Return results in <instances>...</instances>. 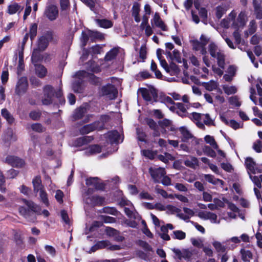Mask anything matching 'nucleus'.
<instances>
[{
	"instance_id": "f257e3e1",
	"label": "nucleus",
	"mask_w": 262,
	"mask_h": 262,
	"mask_svg": "<svg viewBox=\"0 0 262 262\" xmlns=\"http://www.w3.org/2000/svg\"><path fill=\"white\" fill-rule=\"evenodd\" d=\"M236 13L232 11L228 16V17L224 18L221 23V26L225 28H228L230 27L237 29L240 28H243L246 24L247 16L244 12H241L235 19Z\"/></svg>"
},
{
	"instance_id": "f03ea898",
	"label": "nucleus",
	"mask_w": 262,
	"mask_h": 262,
	"mask_svg": "<svg viewBox=\"0 0 262 262\" xmlns=\"http://www.w3.org/2000/svg\"><path fill=\"white\" fill-rule=\"evenodd\" d=\"M208 51L211 57L216 59L218 66L224 69L225 56L223 52L213 42L209 45Z\"/></svg>"
},
{
	"instance_id": "7ed1b4c3",
	"label": "nucleus",
	"mask_w": 262,
	"mask_h": 262,
	"mask_svg": "<svg viewBox=\"0 0 262 262\" xmlns=\"http://www.w3.org/2000/svg\"><path fill=\"white\" fill-rule=\"evenodd\" d=\"M93 192V189L89 188L83 194V200L85 203L92 206L103 205L105 201L104 198L98 195H92Z\"/></svg>"
},
{
	"instance_id": "20e7f679",
	"label": "nucleus",
	"mask_w": 262,
	"mask_h": 262,
	"mask_svg": "<svg viewBox=\"0 0 262 262\" xmlns=\"http://www.w3.org/2000/svg\"><path fill=\"white\" fill-rule=\"evenodd\" d=\"M54 96L59 98L61 96L60 90L55 92L52 86L50 85L45 86L43 88V97L42 99V103L45 105L51 104Z\"/></svg>"
},
{
	"instance_id": "39448f33",
	"label": "nucleus",
	"mask_w": 262,
	"mask_h": 262,
	"mask_svg": "<svg viewBox=\"0 0 262 262\" xmlns=\"http://www.w3.org/2000/svg\"><path fill=\"white\" fill-rule=\"evenodd\" d=\"M75 76L78 80L73 82L72 89L75 92L78 93H82L84 89L82 83V79L88 78H92L94 77V75L90 74L85 71H80L77 72Z\"/></svg>"
},
{
	"instance_id": "423d86ee",
	"label": "nucleus",
	"mask_w": 262,
	"mask_h": 262,
	"mask_svg": "<svg viewBox=\"0 0 262 262\" xmlns=\"http://www.w3.org/2000/svg\"><path fill=\"white\" fill-rule=\"evenodd\" d=\"M22 201L28 207L29 209H27L24 207H20L19 208V212L21 215L28 219L30 214V210L34 212L39 213L40 208L34 202L26 199H23Z\"/></svg>"
},
{
	"instance_id": "0eeeda50",
	"label": "nucleus",
	"mask_w": 262,
	"mask_h": 262,
	"mask_svg": "<svg viewBox=\"0 0 262 262\" xmlns=\"http://www.w3.org/2000/svg\"><path fill=\"white\" fill-rule=\"evenodd\" d=\"M120 204L125 206L124 210L125 214L128 217L137 220H140L141 219V216L135 210L134 206L130 201L122 200L120 202Z\"/></svg>"
},
{
	"instance_id": "6e6552de",
	"label": "nucleus",
	"mask_w": 262,
	"mask_h": 262,
	"mask_svg": "<svg viewBox=\"0 0 262 262\" xmlns=\"http://www.w3.org/2000/svg\"><path fill=\"white\" fill-rule=\"evenodd\" d=\"M201 41L198 40L192 41V48L193 50L199 51L202 55H206L207 53L206 45L208 42V39L204 35L200 37Z\"/></svg>"
},
{
	"instance_id": "1a4fd4ad",
	"label": "nucleus",
	"mask_w": 262,
	"mask_h": 262,
	"mask_svg": "<svg viewBox=\"0 0 262 262\" xmlns=\"http://www.w3.org/2000/svg\"><path fill=\"white\" fill-rule=\"evenodd\" d=\"M122 132L121 129H120V132L117 130L108 132L106 135L107 140L110 142L111 145L114 143L118 144L121 143L123 140V136Z\"/></svg>"
},
{
	"instance_id": "9d476101",
	"label": "nucleus",
	"mask_w": 262,
	"mask_h": 262,
	"mask_svg": "<svg viewBox=\"0 0 262 262\" xmlns=\"http://www.w3.org/2000/svg\"><path fill=\"white\" fill-rule=\"evenodd\" d=\"M149 172L152 179L156 183H159L163 177L166 174L165 169L161 167H150L149 169Z\"/></svg>"
},
{
	"instance_id": "9b49d317",
	"label": "nucleus",
	"mask_w": 262,
	"mask_h": 262,
	"mask_svg": "<svg viewBox=\"0 0 262 262\" xmlns=\"http://www.w3.org/2000/svg\"><path fill=\"white\" fill-rule=\"evenodd\" d=\"M4 161L13 167L17 168L23 167L25 165L24 160L12 155L7 156Z\"/></svg>"
},
{
	"instance_id": "f8f14e48",
	"label": "nucleus",
	"mask_w": 262,
	"mask_h": 262,
	"mask_svg": "<svg viewBox=\"0 0 262 262\" xmlns=\"http://www.w3.org/2000/svg\"><path fill=\"white\" fill-rule=\"evenodd\" d=\"M28 83L26 77H23L19 79L15 88V93L21 96L24 94L28 89Z\"/></svg>"
},
{
	"instance_id": "ddd939ff",
	"label": "nucleus",
	"mask_w": 262,
	"mask_h": 262,
	"mask_svg": "<svg viewBox=\"0 0 262 262\" xmlns=\"http://www.w3.org/2000/svg\"><path fill=\"white\" fill-rule=\"evenodd\" d=\"M102 94L106 96L110 99H114L117 95L118 91L117 89L112 84H107L102 87L101 90Z\"/></svg>"
},
{
	"instance_id": "4468645a",
	"label": "nucleus",
	"mask_w": 262,
	"mask_h": 262,
	"mask_svg": "<svg viewBox=\"0 0 262 262\" xmlns=\"http://www.w3.org/2000/svg\"><path fill=\"white\" fill-rule=\"evenodd\" d=\"M179 131L182 134V141L187 142L190 139H192V142H194L196 144H199V140L194 137L189 130L185 127H180Z\"/></svg>"
},
{
	"instance_id": "2eb2a0df",
	"label": "nucleus",
	"mask_w": 262,
	"mask_h": 262,
	"mask_svg": "<svg viewBox=\"0 0 262 262\" xmlns=\"http://www.w3.org/2000/svg\"><path fill=\"white\" fill-rule=\"evenodd\" d=\"M52 39L51 33H48L41 36L38 40L37 48L40 51H44L48 47L49 42Z\"/></svg>"
},
{
	"instance_id": "dca6fc26",
	"label": "nucleus",
	"mask_w": 262,
	"mask_h": 262,
	"mask_svg": "<svg viewBox=\"0 0 262 262\" xmlns=\"http://www.w3.org/2000/svg\"><path fill=\"white\" fill-rule=\"evenodd\" d=\"M172 251L180 260L183 259L189 260L192 255V252L189 249H183L181 250L179 249L173 248L172 249Z\"/></svg>"
},
{
	"instance_id": "f3484780",
	"label": "nucleus",
	"mask_w": 262,
	"mask_h": 262,
	"mask_svg": "<svg viewBox=\"0 0 262 262\" xmlns=\"http://www.w3.org/2000/svg\"><path fill=\"white\" fill-rule=\"evenodd\" d=\"M203 114L193 112L190 115L189 118L196 124L200 129L204 130L205 126L203 123Z\"/></svg>"
},
{
	"instance_id": "a211bd4d",
	"label": "nucleus",
	"mask_w": 262,
	"mask_h": 262,
	"mask_svg": "<svg viewBox=\"0 0 262 262\" xmlns=\"http://www.w3.org/2000/svg\"><path fill=\"white\" fill-rule=\"evenodd\" d=\"M245 165L249 174L260 173L261 171L256 168V163L252 158L248 157L245 159Z\"/></svg>"
},
{
	"instance_id": "6ab92c4d",
	"label": "nucleus",
	"mask_w": 262,
	"mask_h": 262,
	"mask_svg": "<svg viewBox=\"0 0 262 262\" xmlns=\"http://www.w3.org/2000/svg\"><path fill=\"white\" fill-rule=\"evenodd\" d=\"M45 14L50 20L56 19L58 15L57 7L54 5H50L47 7Z\"/></svg>"
},
{
	"instance_id": "aec40b11",
	"label": "nucleus",
	"mask_w": 262,
	"mask_h": 262,
	"mask_svg": "<svg viewBox=\"0 0 262 262\" xmlns=\"http://www.w3.org/2000/svg\"><path fill=\"white\" fill-rule=\"evenodd\" d=\"M141 92L143 98L147 101L151 102L157 97V94L154 90L142 89L141 90Z\"/></svg>"
},
{
	"instance_id": "412c9836",
	"label": "nucleus",
	"mask_w": 262,
	"mask_h": 262,
	"mask_svg": "<svg viewBox=\"0 0 262 262\" xmlns=\"http://www.w3.org/2000/svg\"><path fill=\"white\" fill-rule=\"evenodd\" d=\"M99 124L98 122H96L92 124L85 125L81 128L80 132L82 134H86L95 129H101L103 128V126L101 125H99Z\"/></svg>"
},
{
	"instance_id": "4be33fe9",
	"label": "nucleus",
	"mask_w": 262,
	"mask_h": 262,
	"mask_svg": "<svg viewBox=\"0 0 262 262\" xmlns=\"http://www.w3.org/2000/svg\"><path fill=\"white\" fill-rule=\"evenodd\" d=\"M152 26L160 28L163 31H167V27L161 19L159 14L157 12L155 13L154 18L151 20Z\"/></svg>"
},
{
	"instance_id": "5701e85b",
	"label": "nucleus",
	"mask_w": 262,
	"mask_h": 262,
	"mask_svg": "<svg viewBox=\"0 0 262 262\" xmlns=\"http://www.w3.org/2000/svg\"><path fill=\"white\" fill-rule=\"evenodd\" d=\"M102 46L99 45H96L94 46H92L90 49L89 51L86 50H83V55L81 56V59L82 60H85L87 58V57L89 54V53L92 54H100L102 51Z\"/></svg>"
},
{
	"instance_id": "b1692460",
	"label": "nucleus",
	"mask_w": 262,
	"mask_h": 262,
	"mask_svg": "<svg viewBox=\"0 0 262 262\" xmlns=\"http://www.w3.org/2000/svg\"><path fill=\"white\" fill-rule=\"evenodd\" d=\"M165 54L167 58H169L171 60H174L179 63L182 62L181 58V54L177 50H174L172 52L169 51H166Z\"/></svg>"
},
{
	"instance_id": "393cba45",
	"label": "nucleus",
	"mask_w": 262,
	"mask_h": 262,
	"mask_svg": "<svg viewBox=\"0 0 262 262\" xmlns=\"http://www.w3.org/2000/svg\"><path fill=\"white\" fill-rule=\"evenodd\" d=\"M86 185L89 186H93L96 189H101L103 188L102 184H100L97 178H91L86 179Z\"/></svg>"
},
{
	"instance_id": "a878e982",
	"label": "nucleus",
	"mask_w": 262,
	"mask_h": 262,
	"mask_svg": "<svg viewBox=\"0 0 262 262\" xmlns=\"http://www.w3.org/2000/svg\"><path fill=\"white\" fill-rule=\"evenodd\" d=\"M24 9V7L18 5L17 3H14L8 6L7 12L12 15L18 12L19 13Z\"/></svg>"
},
{
	"instance_id": "bb28decb",
	"label": "nucleus",
	"mask_w": 262,
	"mask_h": 262,
	"mask_svg": "<svg viewBox=\"0 0 262 262\" xmlns=\"http://www.w3.org/2000/svg\"><path fill=\"white\" fill-rule=\"evenodd\" d=\"M4 140L5 141L14 142L17 140V137L11 128H8L4 133Z\"/></svg>"
},
{
	"instance_id": "cd10ccee",
	"label": "nucleus",
	"mask_w": 262,
	"mask_h": 262,
	"mask_svg": "<svg viewBox=\"0 0 262 262\" xmlns=\"http://www.w3.org/2000/svg\"><path fill=\"white\" fill-rule=\"evenodd\" d=\"M184 163L186 166L192 168H194L196 166L199 165L198 159L192 156L188 157L186 160H185Z\"/></svg>"
},
{
	"instance_id": "c85d7f7f",
	"label": "nucleus",
	"mask_w": 262,
	"mask_h": 262,
	"mask_svg": "<svg viewBox=\"0 0 262 262\" xmlns=\"http://www.w3.org/2000/svg\"><path fill=\"white\" fill-rule=\"evenodd\" d=\"M32 184L35 192H37L39 190L44 188L41 183L40 177L39 176H36L33 179Z\"/></svg>"
},
{
	"instance_id": "c756f323",
	"label": "nucleus",
	"mask_w": 262,
	"mask_h": 262,
	"mask_svg": "<svg viewBox=\"0 0 262 262\" xmlns=\"http://www.w3.org/2000/svg\"><path fill=\"white\" fill-rule=\"evenodd\" d=\"M18 65L17 67V74L20 75L22 71L24 70L25 65L24 63V53L23 50H19L18 52Z\"/></svg>"
},
{
	"instance_id": "7c9ffc66",
	"label": "nucleus",
	"mask_w": 262,
	"mask_h": 262,
	"mask_svg": "<svg viewBox=\"0 0 262 262\" xmlns=\"http://www.w3.org/2000/svg\"><path fill=\"white\" fill-rule=\"evenodd\" d=\"M86 113V107L85 106H81L74 111L73 114V118L75 120L81 119Z\"/></svg>"
},
{
	"instance_id": "2f4dec72",
	"label": "nucleus",
	"mask_w": 262,
	"mask_h": 262,
	"mask_svg": "<svg viewBox=\"0 0 262 262\" xmlns=\"http://www.w3.org/2000/svg\"><path fill=\"white\" fill-rule=\"evenodd\" d=\"M102 151V148L99 145H94L91 146L85 149V153L86 155L90 156L97 154Z\"/></svg>"
},
{
	"instance_id": "473e14b6",
	"label": "nucleus",
	"mask_w": 262,
	"mask_h": 262,
	"mask_svg": "<svg viewBox=\"0 0 262 262\" xmlns=\"http://www.w3.org/2000/svg\"><path fill=\"white\" fill-rule=\"evenodd\" d=\"M229 9L228 6L222 4L217 6L215 9V15L219 19L221 18Z\"/></svg>"
},
{
	"instance_id": "72a5a7b5",
	"label": "nucleus",
	"mask_w": 262,
	"mask_h": 262,
	"mask_svg": "<svg viewBox=\"0 0 262 262\" xmlns=\"http://www.w3.org/2000/svg\"><path fill=\"white\" fill-rule=\"evenodd\" d=\"M183 211L186 214L180 212V214H178V216L184 220H188L194 214V211L187 207H184Z\"/></svg>"
},
{
	"instance_id": "f704fd0d",
	"label": "nucleus",
	"mask_w": 262,
	"mask_h": 262,
	"mask_svg": "<svg viewBox=\"0 0 262 262\" xmlns=\"http://www.w3.org/2000/svg\"><path fill=\"white\" fill-rule=\"evenodd\" d=\"M140 5L138 3H134L132 8V15L134 17L135 20L137 23L140 21Z\"/></svg>"
},
{
	"instance_id": "c9c22d12",
	"label": "nucleus",
	"mask_w": 262,
	"mask_h": 262,
	"mask_svg": "<svg viewBox=\"0 0 262 262\" xmlns=\"http://www.w3.org/2000/svg\"><path fill=\"white\" fill-rule=\"evenodd\" d=\"M241 240L238 237H232L231 238L226 240V241L225 242V244L227 246V248L228 249H234L235 247L236 244L239 243L240 242Z\"/></svg>"
},
{
	"instance_id": "e433bc0d",
	"label": "nucleus",
	"mask_w": 262,
	"mask_h": 262,
	"mask_svg": "<svg viewBox=\"0 0 262 262\" xmlns=\"http://www.w3.org/2000/svg\"><path fill=\"white\" fill-rule=\"evenodd\" d=\"M110 246V242L108 241H102L97 242L94 246H93L91 251L94 252L99 249L101 248H108V246Z\"/></svg>"
},
{
	"instance_id": "4c0bfd02",
	"label": "nucleus",
	"mask_w": 262,
	"mask_h": 262,
	"mask_svg": "<svg viewBox=\"0 0 262 262\" xmlns=\"http://www.w3.org/2000/svg\"><path fill=\"white\" fill-rule=\"evenodd\" d=\"M166 72L169 73L171 75H178L180 70L178 68V66L174 63H170V65L168 67Z\"/></svg>"
},
{
	"instance_id": "58836bf2",
	"label": "nucleus",
	"mask_w": 262,
	"mask_h": 262,
	"mask_svg": "<svg viewBox=\"0 0 262 262\" xmlns=\"http://www.w3.org/2000/svg\"><path fill=\"white\" fill-rule=\"evenodd\" d=\"M95 21L100 27L106 29L111 28L113 25L112 21L106 19H96Z\"/></svg>"
},
{
	"instance_id": "ea45409f",
	"label": "nucleus",
	"mask_w": 262,
	"mask_h": 262,
	"mask_svg": "<svg viewBox=\"0 0 262 262\" xmlns=\"http://www.w3.org/2000/svg\"><path fill=\"white\" fill-rule=\"evenodd\" d=\"M204 178L209 183L214 185H223L224 184V182L222 180L216 179L214 176L210 174H205Z\"/></svg>"
},
{
	"instance_id": "a19ab883",
	"label": "nucleus",
	"mask_w": 262,
	"mask_h": 262,
	"mask_svg": "<svg viewBox=\"0 0 262 262\" xmlns=\"http://www.w3.org/2000/svg\"><path fill=\"white\" fill-rule=\"evenodd\" d=\"M221 119L222 121L225 122L226 124L229 125L234 129H236L242 127V125L240 123H238L234 120H227L224 117L221 116Z\"/></svg>"
},
{
	"instance_id": "79ce46f5",
	"label": "nucleus",
	"mask_w": 262,
	"mask_h": 262,
	"mask_svg": "<svg viewBox=\"0 0 262 262\" xmlns=\"http://www.w3.org/2000/svg\"><path fill=\"white\" fill-rule=\"evenodd\" d=\"M194 6L196 9L199 10V13L202 19V21L204 24H207V11L205 8H199V6L196 4L194 3Z\"/></svg>"
},
{
	"instance_id": "37998d69",
	"label": "nucleus",
	"mask_w": 262,
	"mask_h": 262,
	"mask_svg": "<svg viewBox=\"0 0 262 262\" xmlns=\"http://www.w3.org/2000/svg\"><path fill=\"white\" fill-rule=\"evenodd\" d=\"M202 85L207 91H212L217 88L219 84L215 81L210 80L207 82H203Z\"/></svg>"
},
{
	"instance_id": "c03bdc74",
	"label": "nucleus",
	"mask_w": 262,
	"mask_h": 262,
	"mask_svg": "<svg viewBox=\"0 0 262 262\" xmlns=\"http://www.w3.org/2000/svg\"><path fill=\"white\" fill-rule=\"evenodd\" d=\"M34 65L35 66L36 74L40 78L45 77L47 73L46 68L42 65L36 64V63H35Z\"/></svg>"
},
{
	"instance_id": "a18cd8bd",
	"label": "nucleus",
	"mask_w": 262,
	"mask_h": 262,
	"mask_svg": "<svg viewBox=\"0 0 262 262\" xmlns=\"http://www.w3.org/2000/svg\"><path fill=\"white\" fill-rule=\"evenodd\" d=\"M90 38L94 41L96 40H102L104 38V35L100 32L97 31H89Z\"/></svg>"
},
{
	"instance_id": "49530a36",
	"label": "nucleus",
	"mask_w": 262,
	"mask_h": 262,
	"mask_svg": "<svg viewBox=\"0 0 262 262\" xmlns=\"http://www.w3.org/2000/svg\"><path fill=\"white\" fill-rule=\"evenodd\" d=\"M223 89L227 95H230L235 94L237 91V88L234 85H223Z\"/></svg>"
},
{
	"instance_id": "de8ad7c7",
	"label": "nucleus",
	"mask_w": 262,
	"mask_h": 262,
	"mask_svg": "<svg viewBox=\"0 0 262 262\" xmlns=\"http://www.w3.org/2000/svg\"><path fill=\"white\" fill-rule=\"evenodd\" d=\"M204 140L206 143L209 144L212 148L217 149L218 145L213 136L206 135L204 137Z\"/></svg>"
},
{
	"instance_id": "09e8293b",
	"label": "nucleus",
	"mask_w": 262,
	"mask_h": 262,
	"mask_svg": "<svg viewBox=\"0 0 262 262\" xmlns=\"http://www.w3.org/2000/svg\"><path fill=\"white\" fill-rule=\"evenodd\" d=\"M212 245L218 253H224L227 248V246L223 245L218 241H214L212 243Z\"/></svg>"
},
{
	"instance_id": "8fccbe9b",
	"label": "nucleus",
	"mask_w": 262,
	"mask_h": 262,
	"mask_svg": "<svg viewBox=\"0 0 262 262\" xmlns=\"http://www.w3.org/2000/svg\"><path fill=\"white\" fill-rule=\"evenodd\" d=\"M118 53V50L117 48H113L107 53L105 56L106 61H111L114 59Z\"/></svg>"
},
{
	"instance_id": "3c124183",
	"label": "nucleus",
	"mask_w": 262,
	"mask_h": 262,
	"mask_svg": "<svg viewBox=\"0 0 262 262\" xmlns=\"http://www.w3.org/2000/svg\"><path fill=\"white\" fill-rule=\"evenodd\" d=\"M242 260L244 262H249L252 257V253L249 250L242 249L241 250Z\"/></svg>"
},
{
	"instance_id": "603ef678",
	"label": "nucleus",
	"mask_w": 262,
	"mask_h": 262,
	"mask_svg": "<svg viewBox=\"0 0 262 262\" xmlns=\"http://www.w3.org/2000/svg\"><path fill=\"white\" fill-rule=\"evenodd\" d=\"M1 114L9 123L11 124L13 122L14 118L7 109H2L1 111Z\"/></svg>"
},
{
	"instance_id": "864d4df0",
	"label": "nucleus",
	"mask_w": 262,
	"mask_h": 262,
	"mask_svg": "<svg viewBox=\"0 0 262 262\" xmlns=\"http://www.w3.org/2000/svg\"><path fill=\"white\" fill-rule=\"evenodd\" d=\"M166 211L167 213L174 214H177L178 216V214H180L181 209L177 208V207L173 206L172 205H166Z\"/></svg>"
},
{
	"instance_id": "5fc2aeb1",
	"label": "nucleus",
	"mask_w": 262,
	"mask_h": 262,
	"mask_svg": "<svg viewBox=\"0 0 262 262\" xmlns=\"http://www.w3.org/2000/svg\"><path fill=\"white\" fill-rule=\"evenodd\" d=\"M147 123L149 125L150 128L154 130V136H158L159 135V133L158 131V126L157 123L154 121V120L151 119H148L147 120Z\"/></svg>"
},
{
	"instance_id": "6e6d98bb",
	"label": "nucleus",
	"mask_w": 262,
	"mask_h": 262,
	"mask_svg": "<svg viewBox=\"0 0 262 262\" xmlns=\"http://www.w3.org/2000/svg\"><path fill=\"white\" fill-rule=\"evenodd\" d=\"M203 151L206 155L209 157L212 158H215L216 157L215 151L209 146H204L203 147Z\"/></svg>"
},
{
	"instance_id": "4d7b16f0",
	"label": "nucleus",
	"mask_w": 262,
	"mask_h": 262,
	"mask_svg": "<svg viewBox=\"0 0 262 262\" xmlns=\"http://www.w3.org/2000/svg\"><path fill=\"white\" fill-rule=\"evenodd\" d=\"M39 197L40 198L41 201L46 205L48 206L49 204L48 195L44 188L39 190Z\"/></svg>"
},
{
	"instance_id": "13d9d810",
	"label": "nucleus",
	"mask_w": 262,
	"mask_h": 262,
	"mask_svg": "<svg viewBox=\"0 0 262 262\" xmlns=\"http://www.w3.org/2000/svg\"><path fill=\"white\" fill-rule=\"evenodd\" d=\"M186 237V233L181 230H176L173 232L172 238L179 240L184 239Z\"/></svg>"
},
{
	"instance_id": "bf43d9fd",
	"label": "nucleus",
	"mask_w": 262,
	"mask_h": 262,
	"mask_svg": "<svg viewBox=\"0 0 262 262\" xmlns=\"http://www.w3.org/2000/svg\"><path fill=\"white\" fill-rule=\"evenodd\" d=\"M37 30V25L35 23L31 25L29 35L31 40L36 36Z\"/></svg>"
},
{
	"instance_id": "052dcab7",
	"label": "nucleus",
	"mask_w": 262,
	"mask_h": 262,
	"mask_svg": "<svg viewBox=\"0 0 262 262\" xmlns=\"http://www.w3.org/2000/svg\"><path fill=\"white\" fill-rule=\"evenodd\" d=\"M40 51L39 50L38 48H36L34 49L32 52L31 59L34 64L41 59L39 53Z\"/></svg>"
},
{
	"instance_id": "680f3d73",
	"label": "nucleus",
	"mask_w": 262,
	"mask_h": 262,
	"mask_svg": "<svg viewBox=\"0 0 262 262\" xmlns=\"http://www.w3.org/2000/svg\"><path fill=\"white\" fill-rule=\"evenodd\" d=\"M203 123L207 126L214 125V121L210 117L209 114H204L203 116Z\"/></svg>"
},
{
	"instance_id": "e2e57ef3",
	"label": "nucleus",
	"mask_w": 262,
	"mask_h": 262,
	"mask_svg": "<svg viewBox=\"0 0 262 262\" xmlns=\"http://www.w3.org/2000/svg\"><path fill=\"white\" fill-rule=\"evenodd\" d=\"M0 191L5 193L6 191L5 187V178L3 172L0 170Z\"/></svg>"
},
{
	"instance_id": "0e129e2a",
	"label": "nucleus",
	"mask_w": 262,
	"mask_h": 262,
	"mask_svg": "<svg viewBox=\"0 0 262 262\" xmlns=\"http://www.w3.org/2000/svg\"><path fill=\"white\" fill-rule=\"evenodd\" d=\"M253 149L257 153L262 151V142L259 140L255 141L252 146Z\"/></svg>"
},
{
	"instance_id": "69168bd1",
	"label": "nucleus",
	"mask_w": 262,
	"mask_h": 262,
	"mask_svg": "<svg viewBox=\"0 0 262 262\" xmlns=\"http://www.w3.org/2000/svg\"><path fill=\"white\" fill-rule=\"evenodd\" d=\"M253 5L255 12L256 14V18L258 19L262 18V11L258 4H257V0H253Z\"/></svg>"
},
{
	"instance_id": "338daca9",
	"label": "nucleus",
	"mask_w": 262,
	"mask_h": 262,
	"mask_svg": "<svg viewBox=\"0 0 262 262\" xmlns=\"http://www.w3.org/2000/svg\"><path fill=\"white\" fill-rule=\"evenodd\" d=\"M90 38L89 35V32L86 33L85 32H82L81 34V36L80 38L81 46L84 47L86 46V43L89 39Z\"/></svg>"
},
{
	"instance_id": "774afa93",
	"label": "nucleus",
	"mask_w": 262,
	"mask_h": 262,
	"mask_svg": "<svg viewBox=\"0 0 262 262\" xmlns=\"http://www.w3.org/2000/svg\"><path fill=\"white\" fill-rule=\"evenodd\" d=\"M142 153L145 157L150 159H154L156 155H157V152L148 149L143 150L142 151Z\"/></svg>"
}]
</instances>
